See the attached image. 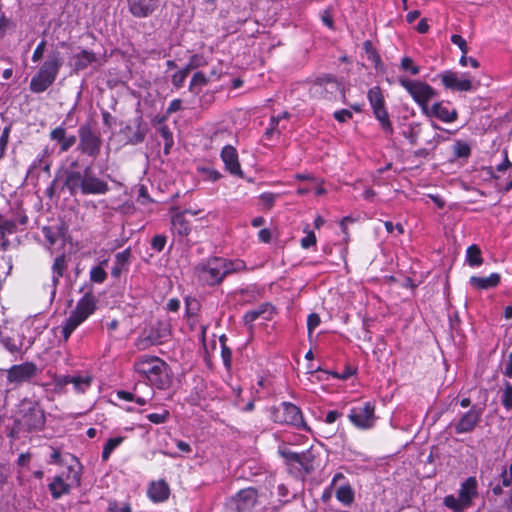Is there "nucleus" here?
<instances>
[{"mask_svg":"<svg viewBox=\"0 0 512 512\" xmlns=\"http://www.w3.org/2000/svg\"><path fill=\"white\" fill-rule=\"evenodd\" d=\"M134 370L141 378L158 389H166L171 384L169 367L157 356L139 357L134 363Z\"/></svg>","mask_w":512,"mask_h":512,"instance_id":"nucleus-1","label":"nucleus"},{"mask_svg":"<svg viewBox=\"0 0 512 512\" xmlns=\"http://www.w3.org/2000/svg\"><path fill=\"white\" fill-rule=\"evenodd\" d=\"M243 263L240 261L229 262L224 258L214 257L195 268V274L199 281L207 285H214L223 280L230 272L240 270Z\"/></svg>","mask_w":512,"mask_h":512,"instance_id":"nucleus-2","label":"nucleus"},{"mask_svg":"<svg viewBox=\"0 0 512 512\" xmlns=\"http://www.w3.org/2000/svg\"><path fill=\"white\" fill-rule=\"evenodd\" d=\"M63 65V58L59 51H52L42 63L37 73L30 81V90L34 93H42L56 80Z\"/></svg>","mask_w":512,"mask_h":512,"instance_id":"nucleus-3","label":"nucleus"},{"mask_svg":"<svg viewBox=\"0 0 512 512\" xmlns=\"http://www.w3.org/2000/svg\"><path fill=\"white\" fill-rule=\"evenodd\" d=\"M66 186L72 194L79 190L82 194H105L108 191V184L94 175L85 173H71L66 180Z\"/></svg>","mask_w":512,"mask_h":512,"instance_id":"nucleus-4","label":"nucleus"},{"mask_svg":"<svg viewBox=\"0 0 512 512\" xmlns=\"http://www.w3.org/2000/svg\"><path fill=\"white\" fill-rule=\"evenodd\" d=\"M95 308L96 300L91 294H85L77 302L75 309L65 321L62 328L65 340H67L71 333L95 311Z\"/></svg>","mask_w":512,"mask_h":512,"instance_id":"nucleus-5","label":"nucleus"},{"mask_svg":"<svg viewBox=\"0 0 512 512\" xmlns=\"http://www.w3.org/2000/svg\"><path fill=\"white\" fill-rule=\"evenodd\" d=\"M398 81L414 102L418 104L422 112L426 110L429 102L437 96L436 90L424 81L410 80L404 77H400Z\"/></svg>","mask_w":512,"mask_h":512,"instance_id":"nucleus-6","label":"nucleus"},{"mask_svg":"<svg viewBox=\"0 0 512 512\" xmlns=\"http://www.w3.org/2000/svg\"><path fill=\"white\" fill-rule=\"evenodd\" d=\"M445 88L459 92L475 91L480 83L468 73L446 70L439 75Z\"/></svg>","mask_w":512,"mask_h":512,"instance_id":"nucleus-7","label":"nucleus"},{"mask_svg":"<svg viewBox=\"0 0 512 512\" xmlns=\"http://www.w3.org/2000/svg\"><path fill=\"white\" fill-rule=\"evenodd\" d=\"M170 336L169 325L163 322H158L153 325L149 330L144 331L136 340L135 346L138 350H146L149 347L161 344L166 341Z\"/></svg>","mask_w":512,"mask_h":512,"instance_id":"nucleus-8","label":"nucleus"},{"mask_svg":"<svg viewBox=\"0 0 512 512\" xmlns=\"http://www.w3.org/2000/svg\"><path fill=\"white\" fill-rule=\"evenodd\" d=\"M349 420L359 429H370L376 421L375 405L371 402L353 407L348 415Z\"/></svg>","mask_w":512,"mask_h":512,"instance_id":"nucleus-9","label":"nucleus"},{"mask_svg":"<svg viewBox=\"0 0 512 512\" xmlns=\"http://www.w3.org/2000/svg\"><path fill=\"white\" fill-rule=\"evenodd\" d=\"M368 99L373 108L374 115L379 120L382 128L385 131L391 133L392 126L389 120L388 112L384 106V98L381 90L378 87L371 88L368 92Z\"/></svg>","mask_w":512,"mask_h":512,"instance_id":"nucleus-10","label":"nucleus"},{"mask_svg":"<svg viewBox=\"0 0 512 512\" xmlns=\"http://www.w3.org/2000/svg\"><path fill=\"white\" fill-rule=\"evenodd\" d=\"M275 420L307 429L300 409L291 403L284 402L281 404V407L277 409Z\"/></svg>","mask_w":512,"mask_h":512,"instance_id":"nucleus-11","label":"nucleus"},{"mask_svg":"<svg viewBox=\"0 0 512 512\" xmlns=\"http://www.w3.org/2000/svg\"><path fill=\"white\" fill-rule=\"evenodd\" d=\"M36 365L31 362L13 365L7 370V379L11 384L19 385L36 375Z\"/></svg>","mask_w":512,"mask_h":512,"instance_id":"nucleus-12","label":"nucleus"},{"mask_svg":"<svg viewBox=\"0 0 512 512\" xmlns=\"http://www.w3.org/2000/svg\"><path fill=\"white\" fill-rule=\"evenodd\" d=\"M422 113L427 117L437 118L444 123H452L458 117L456 109L450 108L444 101L435 102L431 106L428 105Z\"/></svg>","mask_w":512,"mask_h":512,"instance_id":"nucleus-13","label":"nucleus"},{"mask_svg":"<svg viewBox=\"0 0 512 512\" xmlns=\"http://www.w3.org/2000/svg\"><path fill=\"white\" fill-rule=\"evenodd\" d=\"M26 412L23 415L22 422L29 429H39L44 425L45 417L40 407L32 402L23 403Z\"/></svg>","mask_w":512,"mask_h":512,"instance_id":"nucleus-14","label":"nucleus"},{"mask_svg":"<svg viewBox=\"0 0 512 512\" xmlns=\"http://www.w3.org/2000/svg\"><path fill=\"white\" fill-rule=\"evenodd\" d=\"M341 90V85L330 76L317 78L312 86L311 93L314 96H325L327 94L333 95Z\"/></svg>","mask_w":512,"mask_h":512,"instance_id":"nucleus-15","label":"nucleus"},{"mask_svg":"<svg viewBox=\"0 0 512 512\" xmlns=\"http://www.w3.org/2000/svg\"><path fill=\"white\" fill-rule=\"evenodd\" d=\"M257 499V490L249 487L240 490L233 498V502L239 512H246L251 510L256 505Z\"/></svg>","mask_w":512,"mask_h":512,"instance_id":"nucleus-16","label":"nucleus"},{"mask_svg":"<svg viewBox=\"0 0 512 512\" xmlns=\"http://www.w3.org/2000/svg\"><path fill=\"white\" fill-rule=\"evenodd\" d=\"M222 161L225 164L226 169L233 175L242 177L243 172L238 160V154L233 146L227 145L222 149L221 152Z\"/></svg>","mask_w":512,"mask_h":512,"instance_id":"nucleus-17","label":"nucleus"},{"mask_svg":"<svg viewBox=\"0 0 512 512\" xmlns=\"http://www.w3.org/2000/svg\"><path fill=\"white\" fill-rule=\"evenodd\" d=\"M159 0H128L130 12L135 17H147L157 8Z\"/></svg>","mask_w":512,"mask_h":512,"instance_id":"nucleus-18","label":"nucleus"},{"mask_svg":"<svg viewBox=\"0 0 512 512\" xmlns=\"http://www.w3.org/2000/svg\"><path fill=\"white\" fill-rule=\"evenodd\" d=\"M80 148L88 155H95L99 150V139L89 128H80Z\"/></svg>","mask_w":512,"mask_h":512,"instance_id":"nucleus-19","label":"nucleus"},{"mask_svg":"<svg viewBox=\"0 0 512 512\" xmlns=\"http://www.w3.org/2000/svg\"><path fill=\"white\" fill-rule=\"evenodd\" d=\"M458 495L461 502H464L467 507H470L472 501L478 495V482L475 477L467 478L460 486Z\"/></svg>","mask_w":512,"mask_h":512,"instance_id":"nucleus-20","label":"nucleus"},{"mask_svg":"<svg viewBox=\"0 0 512 512\" xmlns=\"http://www.w3.org/2000/svg\"><path fill=\"white\" fill-rule=\"evenodd\" d=\"M481 417V413L475 409L466 412L455 424V431L458 434L468 433L474 429Z\"/></svg>","mask_w":512,"mask_h":512,"instance_id":"nucleus-21","label":"nucleus"},{"mask_svg":"<svg viewBox=\"0 0 512 512\" xmlns=\"http://www.w3.org/2000/svg\"><path fill=\"white\" fill-rule=\"evenodd\" d=\"M501 280L498 273H492L487 277L472 276L469 279L470 285L477 290H487L496 287Z\"/></svg>","mask_w":512,"mask_h":512,"instance_id":"nucleus-22","label":"nucleus"},{"mask_svg":"<svg viewBox=\"0 0 512 512\" xmlns=\"http://www.w3.org/2000/svg\"><path fill=\"white\" fill-rule=\"evenodd\" d=\"M148 495L154 502H163L169 496V486L163 480L151 483Z\"/></svg>","mask_w":512,"mask_h":512,"instance_id":"nucleus-23","label":"nucleus"},{"mask_svg":"<svg viewBox=\"0 0 512 512\" xmlns=\"http://www.w3.org/2000/svg\"><path fill=\"white\" fill-rule=\"evenodd\" d=\"M64 384H72L78 393H84L88 390L92 383V377L88 374L66 376L63 380Z\"/></svg>","mask_w":512,"mask_h":512,"instance_id":"nucleus-24","label":"nucleus"},{"mask_svg":"<svg viewBox=\"0 0 512 512\" xmlns=\"http://www.w3.org/2000/svg\"><path fill=\"white\" fill-rule=\"evenodd\" d=\"M172 231L180 236H187L191 232V225L183 213H176L171 219Z\"/></svg>","mask_w":512,"mask_h":512,"instance_id":"nucleus-25","label":"nucleus"},{"mask_svg":"<svg viewBox=\"0 0 512 512\" xmlns=\"http://www.w3.org/2000/svg\"><path fill=\"white\" fill-rule=\"evenodd\" d=\"M267 314L264 319H270L273 314V307L269 304H263L260 307L250 310L245 313L243 316L244 322L247 325L252 324L256 319H258L260 316Z\"/></svg>","mask_w":512,"mask_h":512,"instance_id":"nucleus-26","label":"nucleus"},{"mask_svg":"<svg viewBox=\"0 0 512 512\" xmlns=\"http://www.w3.org/2000/svg\"><path fill=\"white\" fill-rule=\"evenodd\" d=\"M210 83V78L199 71L193 74L189 83V91L194 95H199L202 89Z\"/></svg>","mask_w":512,"mask_h":512,"instance_id":"nucleus-27","label":"nucleus"},{"mask_svg":"<svg viewBox=\"0 0 512 512\" xmlns=\"http://www.w3.org/2000/svg\"><path fill=\"white\" fill-rule=\"evenodd\" d=\"M49 490L54 499H58L61 496L67 494L70 490V485L65 483L60 476H56L53 481L49 484Z\"/></svg>","mask_w":512,"mask_h":512,"instance_id":"nucleus-28","label":"nucleus"},{"mask_svg":"<svg viewBox=\"0 0 512 512\" xmlns=\"http://www.w3.org/2000/svg\"><path fill=\"white\" fill-rule=\"evenodd\" d=\"M335 496L345 506H350L354 501V491L349 484L340 486L336 490Z\"/></svg>","mask_w":512,"mask_h":512,"instance_id":"nucleus-29","label":"nucleus"},{"mask_svg":"<svg viewBox=\"0 0 512 512\" xmlns=\"http://www.w3.org/2000/svg\"><path fill=\"white\" fill-rule=\"evenodd\" d=\"M74 60L75 70L79 71L85 69L89 64L93 63L96 60V57L92 52L82 50L79 54L74 56Z\"/></svg>","mask_w":512,"mask_h":512,"instance_id":"nucleus-30","label":"nucleus"},{"mask_svg":"<svg viewBox=\"0 0 512 512\" xmlns=\"http://www.w3.org/2000/svg\"><path fill=\"white\" fill-rule=\"evenodd\" d=\"M466 260L470 266H479L482 264L481 251L477 245H471L466 251Z\"/></svg>","mask_w":512,"mask_h":512,"instance_id":"nucleus-31","label":"nucleus"},{"mask_svg":"<svg viewBox=\"0 0 512 512\" xmlns=\"http://www.w3.org/2000/svg\"><path fill=\"white\" fill-rule=\"evenodd\" d=\"M444 505L453 512H463L468 508L464 502H461L459 496L455 497L454 495H447L444 498Z\"/></svg>","mask_w":512,"mask_h":512,"instance_id":"nucleus-32","label":"nucleus"},{"mask_svg":"<svg viewBox=\"0 0 512 512\" xmlns=\"http://www.w3.org/2000/svg\"><path fill=\"white\" fill-rule=\"evenodd\" d=\"M66 256L60 255L58 256L52 266V272H53V282L56 283L58 279L63 275V272L66 269Z\"/></svg>","mask_w":512,"mask_h":512,"instance_id":"nucleus-33","label":"nucleus"},{"mask_svg":"<svg viewBox=\"0 0 512 512\" xmlns=\"http://www.w3.org/2000/svg\"><path fill=\"white\" fill-rule=\"evenodd\" d=\"M123 437H113V438H110L104 448H103V451H102V460L103 461H107L110 457V455L112 454V452L123 442Z\"/></svg>","mask_w":512,"mask_h":512,"instance_id":"nucleus-34","label":"nucleus"},{"mask_svg":"<svg viewBox=\"0 0 512 512\" xmlns=\"http://www.w3.org/2000/svg\"><path fill=\"white\" fill-rule=\"evenodd\" d=\"M103 265H107V260H104L101 265L94 266L90 270V280L95 283H103L107 277Z\"/></svg>","mask_w":512,"mask_h":512,"instance_id":"nucleus-35","label":"nucleus"},{"mask_svg":"<svg viewBox=\"0 0 512 512\" xmlns=\"http://www.w3.org/2000/svg\"><path fill=\"white\" fill-rule=\"evenodd\" d=\"M501 402L507 411L512 409V385L510 383L504 384Z\"/></svg>","mask_w":512,"mask_h":512,"instance_id":"nucleus-36","label":"nucleus"},{"mask_svg":"<svg viewBox=\"0 0 512 512\" xmlns=\"http://www.w3.org/2000/svg\"><path fill=\"white\" fill-rule=\"evenodd\" d=\"M312 462L313 456L309 451L299 453V459L296 460V464H299V466L306 472H309L312 469Z\"/></svg>","mask_w":512,"mask_h":512,"instance_id":"nucleus-37","label":"nucleus"},{"mask_svg":"<svg viewBox=\"0 0 512 512\" xmlns=\"http://www.w3.org/2000/svg\"><path fill=\"white\" fill-rule=\"evenodd\" d=\"M400 67L402 70L409 72L413 76L420 73V68L413 63V60L410 57H403Z\"/></svg>","mask_w":512,"mask_h":512,"instance_id":"nucleus-38","label":"nucleus"},{"mask_svg":"<svg viewBox=\"0 0 512 512\" xmlns=\"http://www.w3.org/2000/svg\"><path fill=\"white\" fill-rule=\"evenodd\" d=\"M304 233L306 235L301 239V247L303 249H308L316 244V235L314 232L309 230L308 226L304 229Z\"/></svg>","mask_w":512,"mask_h":512,"instance_id":"nucleus-39","label":"nucleus"},{"mask_svg":"<svg viewBox=\"0 0 512 512\" xmlns=\"http://www.w3.org/2000/svg\"><path fill=\"white\" fill-rule=\"evenodd\" d=\"M189 73V68H183L179 71H177L173 76H172V83L173 85L176 87V88H180L182 87V85L184 84L186 78H187V75Z\"/></svg>","mask_w":512,"mask_h":512,"instance_id":"nucleus-40","label":"nucleus"},{"mask_svg":"<svg viewBox=\"0 0 512 512\" xmlns=\"http://www.w3.org/2000/svg\"><path fill=\"white\" fill-rule=\"evenodd\" d=\"M169 417V412L167 410H163L160 413H150L147 415V419L154 424H162L167 421Z\"/></svg>","mask_w":512,"mask_h":512,"instance_id":"nucleus-41","label":"nucleus"},{"mask_svg":"<svg viewBox=\"0 0 512 512\" xmlns=\"http://www.w3.org/2000/svg\"><path fill=\"white\" fill-rule=\"evenodd\" d=\"M279 453L291 465L296 464V460L299 459V453L298 452L292 451V450L287 449L285 447L284 448H280L279 449Z\"/></svg>","mask_w":512,"mask_h":512,"instance_id":"nucleus-42","label":"nucleus"},{"mask_svg":"<svg viewBox=\"0 0 512 512\" xmlns=\"http://www.w3.org/2000/svg\"><path fill=\"white\" fill-rule=\"evenodd\" d=\"M455 154L458 157H467L470 154V147L467 143L458 141L454 147Z\"/></svg>","mask_w":512,"mask_h":512,"instance_id":"nucleus-43","label":"nucleus"},{"mask_svg":"<svg viewBox=\"0 0 512 512\" xmlns=\"http://www.w3.org/2000/svg\"><path fill=\"white\" fill-rule=\"evenodd\" d=\"M2 342L4 347L11 353L19 352L23 346L22 342L16 343L14 340L10 338H4Z\"/></svg>","mask_w":512,"mask_h":512,"instance_id":"nucleus-44","label":"nucleus"},{"mask_svg":"<svg viewBox=\"0 0 512 512\" xmlns=\"http://www.w3.org/2000/svg\"><path fill=\"white\" fill-rule=\"evenodd\" d=\"M451 42L458 46L459 49L461 50L462 54H467L468 53V45L465 41V39L460 36V35H457V34H454L451 36Z\"/></svg>","mask_w":512,"mask_h":512,"instance_id":"nucleus-45","label":"nucleus"},{"mask_svg":"<svg viewBox=\"0 0 512 512\" xmlns=\"http://www.w3.org/2000/svg\"><path fill=\"white\" fill-rule=\"evenodd\" d=\"M159 131L165 140V150L167 151L173 145L172 133L167 126H161Z\"/></svg>","mask_w":512,"mask_h":512,"instance_id":"nucleus-46","label":"nucleus"},{"mask_svg":"<svg viewBox=\"0 0 512 512\" xmlns=\"http://www.w3.org/2000/svg\"><path fill=\"white\" fill-rule=\"evenodd\" d=\"M319 324H320L319 315H317L315 313L310 314L307 319L308 334L311 335V333L319 326Z\"/></svg>","mask_w":512,"mask_h":512,"instance_id":"nucleus-47","label":"nucleus"},{"mask_svg":"<svg viewBox=\"0 0 512 512\" xmlns=\"http://www.w3.org/2000/svg\"><path fill=\"white\" fill-rule=\"evenodd\" d=\"M206 64V60L201 55H193L186 68H189V71L191 69L199 68L201 66H204Z\"/></svg>","mask_w":512,"mask_h":512,"instance_id":"nucleus-48","label":"nucleus"},{"mask_svg":"<svg viewBox=\"0 0 512 512\" xmlns=\"http://www.w3.org/2000/svg\"><path fill=\"white\" fill-rule=\"evenodd\" d=\"M459 64L462 67H466L467 65H470L472 68L477 69L480 66V63L477 59L473 57H468L467 54H462V56L459 59Z\"/></svg>","mask_w":512,"mask_h":512,"instance_id":"nucleus-49","label":"nucleus"},{"mask_svg":"<svg viewBox=\"0 0 512 512\" xmlns=\"http://www.w3.org/2000/svg\"><path fill=\"white\" fill-rule=\"evenodd\" d=\"M108 512H131L129 504H119L117 502H111L108 507Z\"/></svg>","mask_w":512,"mask_h":512,"instance_id":"nucleus-50","label":"nucleus"},{"mask_svg":"<svg viewBox=\"0 0 512 512\" xmlns=\"http://www.w3.org/2000/svg\"><path fill=\"white\" fill-rule=\"evenodd\" d=\"M166 244V237L163 235H156L151 242V246L156 251H162Z\"/></svg>","mask_w":512,"mask_h":512,"instance_id":"nucleus-51","label":"nucleus"},{"mask_svg":"<svg viewBox=\"0 0 512 512\" xmlns=\"http://www.w3.org/2000/svg\"><path fill=\"white\" fill-rule=\"evenodd\" d=\"M501 481L505 487H509L512 484V463L508 469H503L501 473Z\"/></svg>","mask_w":512,"mask_h":512,"instance_id":"nucleus-52","label":"nucleus"},{"mask_svg":"<svg viewBox=\"0 0 512 512\" xmlns=\"http://www.w3.org/2000/svg\"><path fill=\"white\" fill-rule=\"evenodd\" d=\"M45 47H46V42L44 40L41 41L37 45V47L34 50L33 55H32V61L33 62H38V61L41 60V58L43 57L44 51H45Z\"/></svg>","mask_w":512,"mask_h":512,"instance_id":"nucleus-53","label":"nucleus"},{"mask_svg":"<svg viewBox=\"0 0 512 512\" xmlns=\"http://www.w3.org/2000/svg\"><path fill=\"white\" fill-rule=\"evenodd\" d=\"M260 199L266 207L271 208L276 200V195L270 192H265L260 195Z\"/></svg>","mask_w":512,"mask_h":512,"instance_id":"nucleus-54","label":"nucleus"},{"mask_svg":"<svg viewBox=\"0 0 512 512\" xmlns=\"http://www.w3.org/2000/svg\"><path fill=\"white\" fill-rule=\"evenodd\" d=\"M334 117L339 122H346L347 120L352 118V113L347 109H342L340 111H336L334 113Z\"/></svg>","mask_w":512,"mask_h":512,"instance_id":"nucleus-55","label":"nucleus"},{"mask_svg":"<svg viewBox=\"0 0 512 512\" xmlns=\"http://www.w3.org/2000/svg\"><path fill=\"white\" fill-rule=\"evenodd\" d=\"M76 143V137L75 136H65L62 141L60 142L61 150L67 151L69 148H71Z\"/></svg>","mask_w":512,"mask_h":512,"instance_id":"nucleus-56","label":"nucleus"},{"mask_svg":"<svg viewBox=\"0 0 512 512\" xmlns=\"http://www.w3.org/2000/svg\"><path fill=\"white\" fill-rule=\"evenodd\" d=\"M385 225V228L387 230L388 233L390 234H393L394 231H397L398 234H403L404 233V228L401 224H396L394 225L392 222L390 221H386L384 223Z\"/></svg>","mask_w":512,"mask_h":512,"instance_id":"nucleus-57","label":"nucleus"},{"mask_svg":"<svg viewBox=\"0 0 512 512\" xmlns=\"http://www.w3.org/2000/svg\"><path fill=\"white\" fill-rule=\"evenodd\" d=\"M50 136L52 140L58 141L60 143L62 139L66 136L65 130L62 127H57L51 131Z\"/></svg>","mask_w":512,"mask_h":512,"instance_id":"nucleus-58","label":"nucleus"},{"mask_svg":"<svg viewBox=\"0 0 512 512\" xmlns=\"http://www.w3.org/2000/svg\"><path fill=\"white\" fill-rule=\"evenodd\" d=\"M42 231H43V234H44L45 238L47 239V241L51 245L55 244L56 236H55V233L52 231V229L50 227H43Z\"/></svg>","mask_w":512,"mask_h":512,"instance_id":"nucleus-59","label":"nucleus"},{"mask_svg":"<svg viewBox=\"0 0 512 512\" xmlns=\"http://www.w3.org/2000/svg\"><path fill=\"white\" fill-rule=\"evenodd\" d=\"M13 227V223L8 221H2V219L0 218V238L3 237L5 232L11 233Z\"/></svg>","mask_w":512,"mask_h":512,"instance_id":"nucleus-60","label":"nucleus"},{"mask_svg":"<svg viewBox=\"0 0 512 512\" xmlns=\"http://www.w3.org/2000/svg\"><path fill=\"white\" fill-rule=\"evenodd\" d=\"M181 100L180 99H174L167 108V113L172 114L174 112H177L181 109Z\"/></svg>","mask_w":512,"mask_h":512,"instance_id":"nucleus-61","label":"nucleus"},{"mask_svg":"<svg viewBox=\"0 0 512 512\" xmlns=\"http://www.w3.org/2000/svg\"><path fill=\"white\" fill-rule=\"evenodd\" d=\"M10 25L9 19L4 16L0 17V39L4 37L8 27Z\"/></svg>","mask_w":512,"mask_h":512,"instance_id":"nucleus-62","label":"nucleus"},{"mask_svg":"<svg viewBox=\"0 0 512 512\" xmlns=\"http://www.w3.org/2000/svg\"><path fill=\"white\" fill-rule=\"evenodd\" d=\"M258 237H259L260 241H262L264 243H268V242H270L272 235H271L270 230L265 228V229H261L259 231Z\"/></svg>","mask_w":512,"mask_h":512,"instance_id":"nucleus-63","label":"nucleus"},{"mask_svg":"<svg viewBox=\"0 0 512 512\" xmlns=\"http://www.w3.org/2000/svg\"><path fill=\"white\" fill-rule=\"evenodd\" d=\"M312 183L314 184L313 189L317 195H324L326 193V190L323 188L322 180L316 178Z\"/></svg>","mask_w":512,"mask_h":512,"instance_id":"nucleus-64","label":"nucleus"}]
</instances>
